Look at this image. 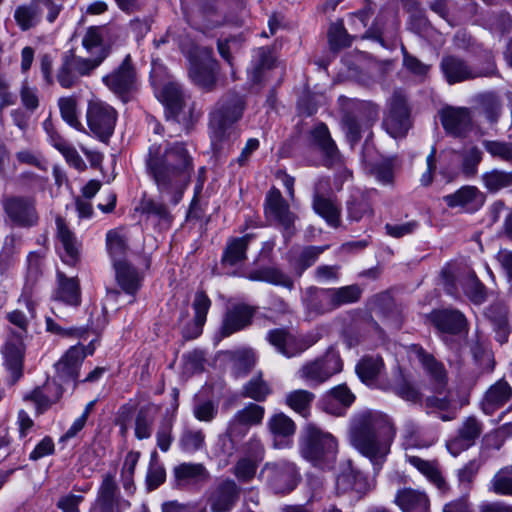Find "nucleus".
<instances>
[{
    "mask_svg": "<svg viewBox=\"0 0 512 512\" xmlns=\"http://www.w3.org/2000/svg\"><path fill=\"white\" fill-rule=\"evenodd\" d=\"M57 237L62 244L64 253L62 254L63 261L68 265H75L79 260L80 244L77 241L74 233L67 227L62 217L56 218Z\"/></svg>",
    "mask_w": 512,
    "mask_h": 512,
    "instance_id": "obj_28",
    "label": "nucleus"
},
{
    "mask_svg": "<svg viewBox=\"0 0 512 512\" xmlns=\"http://www.w3.org/2000/svg\"><path fill=\"white\" fill-rule=\"evenodd\" d=\"M137 210H139L142 214H146L148 217H154L158 219L165 225H168L171 221V215L166 205L151 198L142 199Z\"/></svg>",
    "mask_w": 512,
    "mask_h": 512,
    "instance_id": "obj_45",
    "label": "nucleus"
},
{
    "mask_svg": "<svg viewBox=\"0 0 512 512\" xmlns=\"http://www.w3.org/2000/svg\"><path fill=\"white\" fill-rule=\"evenodd\" d=\"M313 140L320 149L331 159L337 156L338 150L332 140L327 126L323 123L317 125L311 132Z\"/></svg>",
    "mask_w": 512,
    "mask_h": 512,
    "instance_id": "obj_48",
    "label": "nucleus"
},
{
    "mask_svg": "<svg viewBox=\"0 0 512 512\" xmlns=\"http://www.w3.org/2000/svg\"><path fill=\"white\" fill-rule=\"evenodd\" d=\"M432 322L438 330L444 333L457 334L466 326L462 313L455 310H441L432 313Z\"/></svg>",
    "mask_w": 512,
    "mask_h": 512,
    "instance_id": "obj_29",
    "label": "nucleus"
},
{
    "mask_svg": "<svg viewBox=\"0 0 512 512\" xmlns=\"http://www.w3.org/2000/svg\"><path fill=\"white\" fill-rule=\"evenodd\" d=\"M410 355L419 361L423 369L439 388L445 385L446 370L443 364L437 361L432 354H429L418 345H411Z\"/></svg>",
    "mask_w": 512,
    "mask_h": 512,
    "instance_id": "obj_25",
    "label": "nucleus"
},
{
    "mask_svg": "<svg viewBox=\"0 0 512 512\" xmlns=\"http://www.w3.org/2000/svg\"><path fill=\"white\" fill-rule=\"evenodd\" d=\"M272 389L270 385L263 380L261 375L251 378L242 389V396L253 399L254 401L262 402L271 394Z\"/></svg>",
    "mask_w": 512,
    "mask_h": 512,
    "instance_id": "obj_43",
    "label": "nucleus"
},
{
    "mask_svg": "<svg viewBox=\"0 0 512 512\" xmlns=\"http://www.w3.org/2000/svg\"><path fill=\"white\" fill-rule=\"evenodd\" d=\"M118 487L112 474H105L98 489L96 502L117 506Z\"/></svg>",
    "mask_w": 512,
    "mask_h": 512,
    "instance_id": "obj_52",
    "label": "nucleus"
},
{
    "mask_svg": "<svg viewBox=\"0 0 512 512\" xmlns=\"http://www.w3.org/2000/svg\"><path fill=\"white\" fill-rule=\"evenodd\" d=\"M328 39L331 49L335 51L347 48L352 43V37L347 33L342 22L330 26Z\"/></svg>",
    "mask_w": 512,
    "mask_h": 512,
    "instance_id": "obj_59",
    "label": "nucleus"
},
{
    "mask_svg": "<svg viewBox=\"0 0 512 512\" xmlns=\"http://www.w3.org/2000/svg\"><path fill=\"white\" fill-rule=\"evenodd\" d=\"M396 429L390 418L380 412L367 411L357 415L351 424L353 446L380 470L390 452Z\"/></svg>",
    "mask_w": 512,
    "mask_h": 512,
    "instance_id": "obj_2",
    "label": "nucleus"
},
{
    "mask_svg": "<svg viewBox=\"0 0 512 512\" xmlns=\"http://www.w3.org/2000/svg\"><path fill=\"white\" fill-rule=\"evenodd\" d=\"M245 423L249 428L251 426L261 425L265 415V408L255 403H249L234 414Z\"/></svg>",
    "mask_w": 512,
    "mask_h": 512,
    "instance_id": "obj_56",
    "label": "nucleus"
},
{
    "mask_svg": "<svg viewBox=\"0 0 512 512\" xmlns=\"http://www.w3.org/2000/svg\"><path fill=\"white\" fill-rule=\"evenodd\" d=\"M315 212L323 217L328 224L337 227L340 222V209L330 199L320 195H315L313 201Z\"/></svg>",
    "mask_w": 512,
    "mask_h": 512,
    "instance_id": "obj_42",
    "label": "nucleus"
},
{
    "mask_svg": "<svg viewBox=\"0 0 512 512\" xmlns=\"http://www.w3.org/2000/svg\"><path fill=\"white\" fill-rule=\"evenodd\" d=\"M258 477L276 494L290 493L298 483L297 468L287 460L266 462Z\"/></svg>",
    "mask_w": 512,
    "mask_h": 512,
    "instance_id": "obj_6",
    "label": "nucleus"
},
{
    "mask_svg": "<svg viewBox=\"0 0 512 512\" xmlns=\"http://www.w3.org/2000/svg\"><path fill=\"white\" fill-rule=\"evenodd\" d=\"M154 416L150 407H141L135 418V436L139 440L148 439L152 434Z\"/></svg>",
    "mask_w": 512,
    "mask_h": 512,
    "instance_id": "obj_51",
    "label": "nucleus"
},
{
    "mask_svg": "<svg viewBox=\"0 0 512 512\" xmlns=\"http://www.w3.org/2000/svg\"><path fill=\"white\" fill-rule=\"evenodd\" d=\"M411 465L424 474L440 491L447 490V483L433 462L425 461L417 456H408Z\"/></svg>",
    "mask_w": 512,
    "mask_h": 512,
    "instance_id": "obj_39",
    "label": "nucleus"
},
{
    "mask_svg": "<svg viewBox=\"0 0 512 512\" xmlns=\"http://www.w3.org/2000/svg\"><path fill=\"white\" fill-rule=\"evenodd\" d=\"M42 9H40L37 0H32L28 4L20 5L15 9L14 19L17 25L23 30L33 28L40 20Z\"/></svg>",
    "mask_w": 512,
    "mask_h": 512,
    "instance_id": "obj_35",
    "label": "nucleus"
},
{
    "mask_svg": "<svg viewBox=\"0 0 512 512\" xmlns=\"http://www.w3.org/2000/svg\"><path fill=\"white\" fill-rule=\"evenodd\" d=\"M174 474L177 480L186 482L207 481L210 474L201 463H182L174 468Z\"/></svg>",
    "mask_w": 512,
    "mask_h": 512,
    "instance_id": "obj_40",
    "label": "nucleus"
},
{
    "mask_svg": "<svg viewBox=\"0 0 512 512\" xmlns=\"http://www.w3.org/2000/svg\"><path fill=\"white\" fill-rule=\"evenodd\" d=\"M267 339L281 354L291 357L295 354L290 349L293 337L284 329H274L269 331Z\"/></svg>",
    "mask_w": 512,
    "mask_h": 512,
    "instance_id": "obj_57",
    "label": "nucleus"
},
{
    "mask_svg": "<svg viewBox=\"0 0 512 512\" xmlns=\"http://www.w3.org/2000/svg\"><path fill=\"white\" fill-rule=\"evenodd\" d=\"M67 59L72 63L74 69L81 76L89 75L94 69H96L104 60V54L100 57H92V58H83L74 55L72 52H69L65 55Z\"/></svg>",
    "mask_w": 512,
    "mask_h": 512,
    "instance_id": "obj_60",
    "label": "nucleus"
},
{
    "mask_svg": "<svg viewBox=\"0 0 512 512\" xmlns=\"http://www.w3.org/2000/svg\"><path fill=\"white\" fill-rule=\"evenodd\" d=\"M58 288L55 292V299L69 305L80 303V288L75 278H67L62 272L57 273Z\"/></svg>",
    "mask_w": 512,
    "mask_h": 512,
    "instance_id": "obj_31",
    "label": "nucleus"
},
{
    "mask_svg": "<svg viewBox=\"0 0 512 512\" xmlns=\"http://www.w3.org/2000/svg\"><path fill=\"white\" fill-rule=\"evenodd\" d=\"M145 168L162 199L176 205L194 172L193 157L183 142H164L149 147Z\"/></svg>",
    "mask_w": 512,
    "mask_h": 512,
    "instance_id": "obj_1",
    "label": "nucleus"
},
{
    "mask_svg": "<svg viewBox=\"0 0 512 512\" xmlns=\"http://www.w3.org/2000/svg\"><path fill=\"white\" fill-rule=\"evenodd\" d=\"M315 395L305 389H296L285 395L284 403L294 412L303 417H308Z\"/></svg>",
    "mask_w": 512,
    "mask_h": 512,
    "instance_id": "obj_32",
    "label": "nucleus"
},
{
    "mask_svg": "<svg viewBox=\"0 0 512 512\" xmlns=\"http://www.w3.org/2000/svg\"><path fill=\"white\" fill-rule=\"evenodd\" d=\"M489 490L499 495L512 496V466L500 469L493 476Z\"/></svg>",
    "mask_w": 512,
    "mask_h": 512,
    "instance_id": "obj_50",
    "label": "nucleus"
},
{
    "mask_svg": "<svg viewBox=\"0 0 512 512\" xmlns=\"http://www.w3.org/2000/svg\"><path fill=\"white\" fill-rule=\"evenodd\" d=\"M383 127L393 138L406 135L410 128V119L406 100L403 96L395 94L391 98L387 114L383 120Z\"/></svg>",
    "mask_w": 512,
    "mask_h": 512,
    "instance_id": "obj_13",
    "label": "nucleus"
},
{
    "mask_svg": "<svg viewBox=\"0 0 512 512\" xmlns=\"http://www.w3.org/2000/svg\"><path fill=\"white\" fill-rule=\"evenodd\" d=\"M465 295L474 303L482 304L486 301L487 291L474 273H470L463 283Z\"/></svg>",
    "mask_w": 512,
    "mask_h": 512,
    "instance_id": "obj_53",
    "label": "nucleus"
},
{
    "mask_svg": "<svg viewBox=\"0 0 512 512\" xmlns=\"http://www.w3.org/2000/svg\"><path fill=\"white\" fill-rule=\"evenodd\" d=\"M444 201L451 208L462 207L467 211H476L483 206L485 195L477 187L467 185L446 195Z\"/></svg>",
    "mask_w": 512,
    "mask_h": 512,
    "instance_id": "obj_22",
    "label": "nucleus"
},
{
    "mask_svg": "<svg viewBox=\"0 0 512 512\" xmlns=\"http://www.w3.org/2000/svg\"><path fill=\"white\" fill-rule=\"evenodd\" d=\"M395 504L402 512H430V500L423 491L403 488L395 495Z\"/></svg>",
    "mask_w": 512,
    "mask_h": 512,
    "instance_id": "obj_23",
    "label": "nucleus"
},
{
    "mask_svg": "<svg viewBox=\"0 0 512 512\" xmlns=\"http://www.w3.org/2000/svg\"><path fill=\"white\" fill-rule=\"evenodd\" d=\"M246 109L245 96L234 90L223 94L209 113L210 137L214 144L229 139L234 124L243 117Z\"/></svg>",
    "mask_w": 512,
    "mask_h": 512,
    "instance_id": "obj_3",
    "label": "nucleus"
},
{
    "mask_svg": "<svg viewBox=\"0 0 512 512\" xmlns=\"http://www.w3.org/2000/svg\"><path fill=\"white\" fill-rule=\"evenodd\" d=\"M339 101L344 111L342 119L343 129L348 141L353 145L361 138V128L357 118L360 116L361 111L370 105L343 96L339 98Z\"/></svg>",
    "mask_w": 512,
    "mask_h": 512,
    "instance_id": "obj_18",
    "label": "nucleus"
},
{
    "mask_svg": "<svg viewBox=\"0 0 512 512\" xmlns=\"http://www.w3.org/2000/svg\"><path fill=\"white\" fill-rule=\"evenodd\" d=\"M82 46L87 53L94 57H100L103 53L105 59L108 55V51L104 46L103 29L101 27H89L82 38Z\"/></svg>",
    "mask_w": 512,
    "mask_h": 512,
    "instance_id": "obj_38",
    "label": "nucleus"
},
{
    "mask_svg": "<svg viewBox=\"0 0 512 512\" xmlns=\"http://www.w3.org/2000/svg\"><path fill=\"white\" fill-rule=\"evenodd\" d=\"M3 208L9 219L19 226L31 227L38 222V214L33 198L7 197L3 200Z\"/></svg>",
    "mask_w": 512,
    "mask_h": 512,
    "instance_id": "obj_14",
    "label": "nucleus"
},
{
    "mask_svg": "<svg viewBox=\"0 0 512 512\" xmlns=\"http://www.w3.org/2000/svg\"><path fill=\"white\" fill-rule=\"evenodd\" d=\"M104 84L115 94L123 97L136 88L137 74L128 54L122 63L111 73L103 77Z\"/></svg>",
    "mask_w": 512,
    "mask_h": 512,
    "instance_id": "obj_15",
    "label": "nucleus"
},
{
    "mask_svg": "<svg viewBox=\"0 0 512 512\" xmlns=\"http://www.w3.org/2000/svg\"><path fill=\"white\" fill-rule=\"evenodd\" d=\"M106 242L113 262L124 261L123 257L128 250L127 237L118 230H111L107 233Z\"/></svg>",
    "mask_w": 512,
    "mask_h": 512,
    "instance_id": "obj_47",
    "label": "nucleus"
},
{
    "mask_svg": "<svg viewBox=\"0 0 512 512\" xmlns=\"http://www.w3.org/2000/svg\"><path fill=\"white\" fill-rule=\"evenodd\" d=\"M484 187L492 193L512 186V171L506 172L499 169H492L481 176Z\"/></svg>",
    "mask_w": 512,
    "mask_h": 512,
    "instance_id": "obj_41",
    "label": "nucleus"
},
{
    "mask_svg": "<svg viewBox=\"0 0 512 512\" xmlns=\"http://www.w3.org/2000/svg\"><path fill=\"white\" fill-rule=\"evenodd\" d=\"M362 294L361 288L354 284L340 288L327 289L322 292L321 299L326 310L357 302Z\"/></svg>",
    "mask_w": 512,
    "mask_h": 512,
    "instance_id": "obj_24",
    "label": "nucleus"
},
{
    "mask_svg": "<svg viewBox=\"0 0 512 512\" xmlns=\"http://www.w3.org/2000/svg\"><path fill=\"white\" fill-rule=\"evenodd\" d=\"M250 239L251 235H245L229 241L222 257L223 264L234 266L244 261Z\"/></svg>",
    "mask_w": 512,
    "mask_h": 512,
    "instance_id": "obj_36",
    "label": "nucleus"
},
{
    "mask_svg": "<svg viewBox=\"0 0 512 512\" xmlns=\"http://www.w3.org/2000/svg\"><path fill=\"white\" fill-rule=\"evenodd\" d=\"M180 447L187 453H194L205 445V435L202 430L186 429L179 439Z\"/></svg>",
    "mask_w": 512,
    "mask_h": 512,
    "instance_id": "obj_55",
    "label": "nucleus"
},
{
    "mask_svg": "<svg viewBox=\"0 0 512 512\" xmlns=\"http://www.w3.org/2000/svg\"><path fill=\"white\" fill-rule=\"evenodd\" d=\"M482 160V151L477 146L465 149L461 154V172L470 178L477 174L478 166Z\"/></svg>",
    "mask_w": 512,
    "mask_h": 512,
    "instance_id": "obj_49",
    "label": "nucleus"
},
{
    "mask_svg": "<svg viewBox=\"0 0 512 512\" xmlns=\"http://www.w3.org/2000/svg\"><path fill=\"white\" fill-rule=\"evenodd\" d=\"M61 116L65 122L74 128H80L78 119L77 101L74 97H62L58 101Z\"/></svg>",
    "mask_w": 512,
    "mask_h": 512,
    "instance_id": "obj_61",
    "label": "nucleus"
},
{
    "mask_svg": "<svg viewBox=\"0 0 512 512\" xmlns=\"http://www.w3.org/2000/svg\"><path fill=\"white\" fill-rule=\"evenodd\" d=\"M256 309L246 304L232 306L225 314L222 324V335L229 336L240 331L252 322Z\"/></svg>",
    "mask_w": 512,
    "mask_h": 512,
    "instance_id": "obj_21",
    "label": "nucleus"
},
{
    "mask_svg": "<svg viewBox=\"0 0 512 512\" xmlns=\"http://www.w3.org/2000/svg\"><path fill=\"white\" fill-rule=\"evenodd\" d=\"M245 457L261 462L265 457V446L258 435H252L244 444Z\"/></svg>",
    "mask_w": 512,
    "mask_h": 512,
    "instance_id": "obj_64",
    "label": "nucleus"
},
{
    "mask_svg": "<svg viewBox=\"0 0 512 512\" xmlns=\"http://www.w3.org/2000/svg\"><path fill=\"white\" fill-rule=\"evenodd\" d=\"M246 277L251 281L268 282L289 289L293 287L292 279L277 268H263L255 270L247 274Z\"/></svg>",
    "mask_w": 512,
    "mask_h": 512,
    "instance_id": "obj_37",
    "label": "nucleus"
},
{
    "mask_svg": "<svg viewBox=\"0 0 512 512\" xmlns=\"http://www.w3.org/2000/svg\"><path fill=\"white\" fill-rule=\"evenodd\" d=\"M240 491V487L234 480L222 481L208 499L211 511L229 512L238 501Z\"/></svg>",
    "mask_w": 512,
    "mask_h": 512,
    "instance_id": "obj_19",
    "label": "nucleus"
},
{
    "mask_svg": "<svg viewBox=\"0 0 512 512\" xmlns=\"http://www.w3.org/2000/svg\"><path fill=\"white\" fill-rule=\"evenodd\" d=\"M115 275L118 285L130 295H134L140 287V277L135 268L126 261H115Z\"/></svg>",
    "mask_w": 512,
    "mask_h": 512,
    "instance_id": "obj_30",
    "label": "nucleus"
},
{
    "mask_svg": "<svg viewBox=\"0 0 512 512\" xmlns=\"http://www.w3.org/2000/svg\"><path fill=\"white\" fill-rule=\"evenodd\" d=\"M161 98L169 113L178 122L186 123L192 119L194 103L181 88L175 83H169L163 87Z\"/></svg>",
    "mask_w": 512,
    "mask_h": 512,
    "instance_id": "obj_12",
    "label": "nucleus"
},
{
    "mask_svg": "<svg viewBox=\"0 0 512 512\" xmlns=\"http://www.w3.org/2000/svg\"><path fill=\"white\" fill-rule=\"evenodd\" d=\"M296 423L283 412L271 415L267 421V429L272 436L274 449H286L292 446L296 433Z\"/></svg>",
    "mask_w": 512,
    "mask_h": 512,
    "instance_id": "obj_16",
    "label": "nucleus"
},
{
    "mask_svg": "<svg viewBox=\"0 0 512 512\" xmlns=\"http://www.w3.org/2000/svg\"><path fill=\"white\" fill-rule=\"evenodd\" d=\"M265 214L267 219L280 226L286 242L296 233L297 215L290 210L286 200L277 189H271L266 197Z\"/></svg>",
    "mask_w": 512,
    "mask_h": 512,
    "instance_id": "obj_8",
    "label": "nucleus"
},
{
    "mask_svg": "<svg viewBox=\"0 0 512 512\" xmlns=\"http://www.w3.org/2000/svg\"><path fill=\"white\" fill-rule=\"evenodd\" d=\"M440 120L445 131L454 136H464L472 128V117L468 108L445 107L440 112Z\"/></svg>",
    "mask_w": 512,
    "mask_h": 512,
    "instance_id": "obj_17",
    "label": "nucleus"
},
{
    "mask_svg": "<svg viewBox=\"0 0 512 512\" xmlns=\"http://www.w3.org/2000/svg\"><path fill=\"white\" fill-rule=\"evenodd\" d=\"M189 77L204 91L210 92L217 85V62L213 50L209 47L193 46L187 53Z\"/></svg>",
    "mask_w": 512,
    "mask_h": 512,
    "instance_id": "obj_5",
    "label": "nucleus"
},
{
    "mask_svg": "<svg viewBox=\"0 0 512 512\" xmlns=\"http://www.w3.org/2000/svg\"><path fill=\"white\" fill-rule=\"evenodd\" d=\"M258 463L251 458L241 457L234 465L232 472L240 482L249 483L256 475Z\"/></svg>",
    "mask_w": 512,
    "mask_h": 512,
    "instance_id": "obj_58",
    "label": "nucleus"
},
{
    "mask_svg": "<svg viewBox=\"0 0 512 512\" xmlns=\"http://www.w3.org/2000/svg\"><path fill=\"white\" fill-rule=\"evenodd\" d=\"M328 246H308L302 249L298 256L293 260L295 269L301 274L305 269L313 265L320 254H322Z\"/></svg>",
    "mask_w": 512,
    "mask_h": 512,
    "instance_id": "obj_54",
    "label": "nucleus"
},
{
    "mask_svg": "<svg viewBox=\"0 0 512 512\" xmlns=\"http://www.w3.org/2000/svg\"><path fill=\"white\" fill-rule=\"evenodd\" d=\"M3 353L9 368L13 372H18L22 364L23 338L15 335V338L6 343Z\"/></svg>",
    "mask_w": 512,
    "mask_h": 512,
    "instance_id": "obj_46",
    "label": "nucleus"
},
{
    "mask_svg": "<svg viewBox=\"0 0 512 512\" xmlns=\"http://www.w3.org/2000/svg\"><path fill=\"white\" fill-rule=\"evenodd\" d=\"M483 146L495 158L512 163V144L503 141L485 140Z\"/></svg>",
    "mask_w": 512,
    "mask_h": 512,
    "instance_id": "obj_62",
    "label": "nucleus"
},
{
    "mask_svg": "<svg viewBox=\"0 0 512 512\" xmlns=\"http://www.w3.org/2000/svg\"><path fill=\"white\" fill-rule=\"evenodd\" d=\"M94 352L92 342L88 346L81 344L70 347L66 353L55 364L56 378L62 384H72V389L76 387V381L79 376V370L84 358Z\"/></svg>",
    "mask_w": 512,
    "mask_h": 512,
    "instance_id": "obj_11",
    "label": "nucleus"
},
{
    "mask_svg": "<svg viewBox=\"0 0 512 512\" xmlns=\"http://www.w3.org/2000/svg\"><path fill=\"white\" fill-rule=\"evenodd\" d=\"M440 69L446 81L450 84H456L467 80H472L478 77H487L495 72V65L489 62L483 68H475L466 63V61L455 55H445L441 59Z\"/></svg>",
    "mask_w": 512,
    "mask_h": 512,
    "instance_id": "obj_9",
    "label": "nucleus"
},
{
    "mask_svg": "<svg viewBox=\"0 0 512 512\" xmlns=\"http://www.w3.org/2000/svg\"><path fill=\"white\" fill-rule=\"evenodd\" d=\"M211 306V301L203 291H198L195 294L193 301V308L195 311L194 327L192 332L185 331L184 335L187 338H196L201 334L202 327L206 321V315Z\"/></svg>",
    "mask_w": 512,
    "mask_h": 512,
    "instance_id": "obj_34",
    "label": "nucleus"
},
{
    "mask_svg": "<svg viewBox=\"0 0 512 512\" xmlns=\"http://www.w3.org/2000/svg\"><path fill=\"white\" fill-rule=\"evenodd\" d=\"M81 75L76 72L72 63L66 56L63 58V63L57 73V80L64 88H71L74 86Z\"/></svg>",
    "mask_w": 512,
    "mask_h": 512,
    "instance_id": "obj_63",
    "label": "nucleus"
},
{
    "mask_svg": "<svg viewBox=\"0 0 512 512\" xmlns=\"http://www.w3.org/2000/svg\"><path fill=\"white\" fill-rule=\"evenodd\" d=\"M86 118L92 133L105 142L113 134L117 112L112 106L103 101L91 100L88 104Z\"/></svg>",
    "mask_w": 512,
    "mask_h": 512,
    "instance_id": "obj_10",
    "label": "nucleus"
},
{
    "mask_svg": "<svg viewBox=\"0 0 512 512\" xmlns=\"http://www.w3.org/2000/svg\"><path fill=\"white\" fill-rule=\"evenodd\" d=\"M300 453L314 466H322L334 459L337 441L332 434L308 424L300 437Z\"/></svg>",
    "mask_w": 512,
    "mask_h": 512,
    "instance_id": "obj_4",
    "label": "nucleus"
},
{
    "mask_svg": "<svg viewBox=\"0 0 512 512\" xmlns=\"http://www.w3.org/2000/svg\"><path fill=\"white\" fill-rule=\"evenodd\" d=\"M374 486V482L369 480L360 471L347 467L337 477L336 488L339 493L355 492L359 496L365 495Z\"/></svg>",
    "mask_w": 512,
    "mask_h": 512,
    "instance_id": "obj_20",
    "label": "nucleus"
},
{
    "mask_svg": "<svg viewBox=\"0 0 512 512\" xmlns=\"http://www.w3.org/2000/svg\"><path fill=\"white\" fill-rule=\"evenodd\" d=\"M482 432V425L475 417H468L459 429L457 438L447 444L451 454L456 456L459 449H466L475 443Z\"/></svg>",
    "mask_w": 512,
    "mask_h": 512,
    "instance_id": "obj_27",
    "label": "nucleus"
},
{
    "mask_svg": "<svg viewBox=\"0 0 512 512\" xmlns=\"http://www.w3.org/2000/svg\"><path fill=\"white\" fill-rule=\"evenodd\" d=\"M511 396V386L504 379H500L486 391L481 401L482 410L485 414L491 415L509 401Z\"/></svg>",
    "mask_w": 512,
    "mask_h": 512,
    "instance_id": "obj_26",
    "label": "nucleus"
},
{
    "mask_svg": "<svg viewBox=\"0 0 512 512\" xmlns=\"http://www.w3.org/2000/svg\"><path fill=\"white\" fill-rule=\"evenodd\" d=\"M384 363L379 356L364 357L356 366V372L363 382L374 380L383 370Z\"/></svg>",
    "mask_w": 512,
    "mask_h": 512,
    "instance_id": "obj_44",
    "label": "nucleus"
},
{
    "mask_svg": "<svg viewBox=\"0 0 512 512\" xmlns=\"http://www.w3.org/2000/svg\"><path fill=\"white\" fill-rule=\"evenodd\" d=\"M342 370L340 356L328 351L324 356L308 361L297 371V377L310 387H316Z\"/></svg>",
    "mask_w": 512,
    "mask_h": 512,
    "instance_id": "obj_7",
    "label": "nucleus"
},
{
    "mask_svg": "<svg viewBox=\"0 0 512 512\" xmlns=\"http://www.w3.org/2000/svg\"><path fill=\"white\" fill-rule=\"evenodd\" d=\"M47 392H54V395L50 396L45 393L42 389L36 388L30 394L24 397L25 400H30L35 403L37 411L42 413L48 409L53 403L57 402L63 393L61 384H48L46 386Z\"/></svg>",
    "mask_w": 512,
    "mask_h": 512,
    "instance_id": "obj_33",
    "label": "nucleus"
}]
</instances>
